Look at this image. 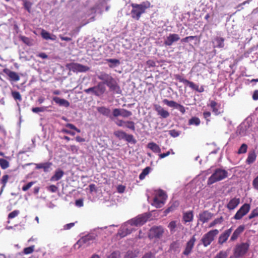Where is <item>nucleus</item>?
<instances>
[{
    "mask_svg": "<svg viewBox=\"0 0 258 258\" xmlns=\"http://www.w3.org/2000/svg\"><path fill=\"white\" fill-rule=\"evenodd\" d=\"M132 9L131 12V17L136 20H139L142 15L146 13L147 10L152 6L148 1H145L141 4H132Z\"/></svg>",
    "mask_w": 258,
    "mask_h": 258,
    "instance_id": "obj_1",
    "label": "nucleus"
},
{
    "mask_svg": "<svg viewBox=\"0 0 258 258\" xmlns=\"http://www.w3.org/2000/svg\"><path fill=\"white\" fill-rule=\"evenodd\" d=\"M249 248V243L242 242L236 245L233 249V256L235 258L243 257L248 251Z\"/></svg>",
    "mask_w": 258,
    "mask_h": 258,
    "instance_id": "obj_2",
    "label": "nucleus"
},
{
    "mask_svg": "<svg viewBox=\"0 0 258 258\" xmlns=\"http://www.w3.org/2000/svg\"><path fill=\"white\" fill-rule=\"evenodd\" d=\"M167 198L165 192L160 189L156 192L152 205L157 208H161L164 205Z\"/></svg>",
    "mask_w": 258,
    "mask_h": 258,
    "instance_id": "obj_3",
    "label": "nucleus"
},
{
    "mask_svg": "<svg viewBox=\"0 0 258 258\" xmlns=\"http://www.w3.org/2000/svg\"><path fill=\"white\" fill-rule=\"evenodd\" d=\"M219 231L218 229H213L204 235L201 241L205 247L209 245L214 240L215 237L219 233Z\"/></svg>",
    "mask_w": 258,
    "mask_h": 258,
    "instance_id": "obj_4",
    "label": "nucleus"
},
{
    "mask_svg": "<svg viewBox=\"0 0 258 258\" xmlns=\"http://www.w3.org/2000/svg\"><path fill=\"white\" fill-rule=\"evenodd\" d=\"M164 232V229L161 226H154L150 228L148 233L150 239H159L162 237Z\"/></svg>",
    "mask_w": 258,
    "mask_h": 258,
    "instance_id": "obj_5",
    "label": "nucleus"
},
{
    "mask_svg": "<svg viewBox=\"0 0 258 258\" xmlns=\"http://www.w3.org/2000/svg\"><path fill=\"white\" fill-rule=\"evenodd\" d=\"M105 90V87L102 83H99L97 86L85 89L84 91L87 94L91 93L97 96H100L104 94Z\"/></svg>",
    "mask_w": 258,
    "mask_h": 258,
    "instance_id": "obj_6",
    "label": "nucleus"
},
{
    "mask_svg": "<svg viewBox=\"0 0 258 258\" xmlns=\"http://www.w3.org/2000/svg\"><path fill=\"white\" fill-rule=\"evenodd\" d=\"M148 218L146 214L140 215L128 221V223L131 226H142L147 221Z\"/></svg>",
    "mask_w": 258,
    "mask_h": 258,
    "instance_id": "obj_7",
    "label": "nucleus"
},
{
    "mask_svg": "<svg viewBox=\"0 0 258 258\" xmlns=\"http://www.w3.org/2000/svg\"><path fill=\"white\" fill-rule=\"evenodd\" d=\"M95 239L96 235L95 234H89L80 238L75 244V246L76 247L78 246V248H79L84 244H86L88 245Z\"/></svg>",
    "mask_w": 258,
    "mask_h": 258,
    "instance_id": "obj_8",
    "label": "nucleus"
},
{
    "mask_svg": "<svg viewBox=\"0 0 258 258\" xmlns=\"http://www.w3.org/2000/svg\"><path fill=\"white\" fill-rule=\"evenodd\" d=\"M67 67L70 71L75 73L86 72L89 70L87 66L74 62L67 64Z\"/></svg>",
    "mask_w": 258,
    "mask_h": 258,
    "instance_id": "obj_9",
    "label": "nucleus"
},
{
    "mask_svg": "<svg viewBox=\"0 0 258 258\" xmlns=\"http://www.w3.org/2000/svg\"><path fill=\"white\" fill-rule=\"evenodd\" d=\"M213 171L214 172L213 174L210 176V177H227V172L224 169L221 168H218L215 170H212L211 169L208 170L207 171H205L203 172L204 176L208 175L209 173H212Z\"/></svg>",
    "mask_w": 258,
    "mask_h": 258,
    "instance_id": "obj_10",
    "label": "nucleus"
},
{
    "mask_svg": "<svg viewBox=\"0 0 258 258\" xmlns=\"http://www.w3.org/2000/svg\"><path fill=\"white\" fill-rule=\"evenodd\" d=\"M250 206L248 204H243L240 209L237 211L234 216V218L236 220H240L246 215L249 211Z\"/></svg>",
    "mask_w": 258,
    "mask_h": 258,
    "instance_id": "obj_11",
    "label": "nucleus"
},
{
    "mask_svg": "<svg viewBox=\"0 0 258 258\" xmlns=\"http://www.w3.org/2000/svg\"><path fill=\"white\" fill-rule=\"evenodd\" d=\"M132 226L129 224L128 221L126 224L122 225L118 230L117 236H119L121 238L131 233L133 231V229L131 227Z\"/></svg>",
    "mask_w": 258,
    "mask_h": 258,
    "instance_id": "obj_12",
    "label": "nucleus"
},
{
    "mask_svg": "<svg viewBox=\"0 0 258 258\" xmlns=\"http://www.w3.org/2000/svg\"><path fill=\"white\" fill-rule=\"evenodd\" d=\"M196 238L195 235H193L190 239L186 242L184 250L182 252V254L184 255H188L192 251L194 247Z\"/></svg>",
    "mask_w": 258,
    "mask_h": 258,
    "instance_id": "obj_13",
    "label": "nucleus"
},
{
    "mask_svg": "<svg viewBox=\"0 0 258 258\" xmlns=\"http://www.w3.org/2000/svg\"><path fill=\"white\" fill-rule=\"evenodd\" d=\"M163 102L170 107H173L178 110L181 113L184 114L185 112L184 107L174 101H169L166 99L163 100Z\"/></svg>",
    "mask_w": 258,
    "mask_h": 258,
    "instance_id": "obj_14",
    "label": "nucleus"
},
{
    "mask_svg": "<svg viewBox=\"0 0 258 258\" xmlns=\"http://www.w3.org/2000/svg\"><path fill=\"white\" fill-rule=\"evenodd\" d=\"M35 165V169H42L45 172H49L52 170V163L50 162H45L39 163H31Z\"/></svg>",
    "mask_w": 258,
    "mask_h": 258,
    "instance_id": "obj_15",
    "label": "nucleus"
},
{
    "mask_svg": "<svg viewBox=\"0 0 258 258\" xmlns=\"http://www.w3.org/2000/svg\"><path fill=\"white\" fill-rule=\"evenodd\" d=\"M112 114L113 116L118 117L121 116L123 117H128L132 115V112L125 109L115 108L113 110Z\"/></svg>",
    "mask_w": 258,
    "mask_h": 258,
    "instance_id": "obj_16",
    "label": "nucleus"
},
{
    "mask_svg": "<svg viewBox=\"0 0 258 258\" xmlns=\"http://www.w3.org/2000/svg\"><path fill=\"white\" fill-rule=\"evenodd\" d=\"M106 85L109 88L111 91H113L116 93H119L120 92V88L118 85L116 80L112 77L109 81H108Z\"/></svg>",
    "mask_w": 258,
    "mask_h": 258,
    "instance_id": "obj_17",
    "label": "nucleus"
},
{
    "mask_svg": "<svg viewBox=\"0 0 258 258\" xmlns=\"http://www.w3.org/2000/svg\"><path fill=\"white\" fill-rule=\"evenodd\" d=\"M180 39L179 35L177 34H169L164 40V44L167 46H171L174 42Z\"/></svg>",
    "mask_w": 258,
    "mask_h": 258,
    "instance_id": "obj_18",
    "label": "nucleus"
},
{
    "mask_svg": "<svg viewBox=\"0 0 258 258\" xmlns=\"http://www.w3.org/2000/svg\"><path fill=\"white\" fill-rule=\"evenodd\" d=\"M225 39L220 36H216L212 40L213 46L214 48H223L225 46Z\"/></svg>",
    "mask_w": 258,
    "mask_h": 258,
    "instance_id": "obj_19",
    "label": "nucleus"
},
{
    "mask_svg": "<svg viewBox=\"0 0 258 258\" xmlns=\"http://www.w3.org/2000/svg\"><path fill=\"white\" fill-rule=\"evenodd\" d=\"M213 214L208 211H204L199 214V220L203 223L208 222L212 218Z\"/></svg>",
    "mask_w": 258,
    "mask_h": 258,
    "instance_id": "obj_20",
    "label": "nucleus"
},
{
    "mask_svg": "<svg viewBox=\"0 0 258 258\" xmlns=\"http://www.w3.org/2000/svg\"><path fill=\"white\" fill-rule=\"evenodd\" d=\"M232 231V228L226 230L223 233L220 234L218 238V242L219 244H223L228 239Z\"/></svg>",
    "mask_w": 258,
    "mask_h": 258,
    "instance_id": "obj_21",
    "label": "nucleus"
},
{
    "mask_svg": "<svg viewBox=\"0 0 258 258\" xmlns=\"http://www.w3.org/2000/svg\"><path fill=\"white\" fill-rule=\"evenodd\" d=\"M3 72L9 77L10 81L17 82L20 80L19 75L15 72L12 71L8 69H5Z\"/></svg>",
    "mask_w": 258,
    "mask_h": 258,
    "instance_id": "obj_22",
    "label": "nucleus"
},
{
    "mask_svg": "<svg viewBox=\"0 0 258 258\" xmlns=\"http://www.w3.org/2000/svg\"><path fill=\"white\" fill-rule=\"evenodd\" d=\"M250 126L249 121L247 119L242 122L238 127V131L239 134L241 135H244L248 131V128Z\"/></svg>",
    "mask_w": 258,
    "mask_h": 258,
    "instance_id": "obj_23",
    "label": "nucleus"
},
{
    "mask_svg": "<svg viewBox=\"0 0 258 258\" xmlns=\"http://www.w3.org/2000/svg\"><path fill=\"white\" fill-rule=\"evenodd\" d=\"M244 229V225H242L239 226L232 234V236L230 238V241H234L236 240L239 236V235L243 232Z\"/></svg>",
    "mask_w": 258,
    "mask_h": 258,
    "instance_id": "obj_24",
    "label": "nucleus"
},
{
    "mask_svg": "<svg viewBox=\"0 0 258 258\" xmlns=\"http://www.w3.org/2000/svg\"><path fill=\"white\" fill-rule=\"evenodd\" d=\"M155 110L157 112L158 114L161 117L166 118H167L170 114L168 111L165 110L163 107L159 105H155L154 106Z\"/></svg>",
    "mask_w": 258,
    "mask_h": 258,
    "instance_id": "obj_25",
    "label": "nucleus"
},
{
    "mask_svg": "<svg viewBox=\"0 0 258 258\" xmlns=\"http://www.w3.org/2000/svg\"><path fill=\"white\" fill-rule=\"evenodd\" d=\"M239 203L240 199L239 198H233L227 205V208L230 210H233L239 205Z\"/></svg>",
    "mask_w": 258,
    "mask_h": 258,
    "instance_id": "obj_26",
    "label": "nucleus"
},
{
    "mask_svg": "<svg viewBox=\"0 0 258 258\" xmlns=\"http://www.w3.org/2000/svg\"><path fill=\"white\" fill-rule=\"evenodd\" d=\"M52 99L56 104H58L59 106L68 107L70 105L69 102L64 99H61L57 97H53Z\"/></svg>",
    "mask_w": 258,
    "mask_h": 258,
    "instance_id": "obj_27",
    "label": "nucleus"
},
{
    "mask_svg": "<svg viewBox=\"0 0 258 258\" xmlns=\"http://www.w3.org/2000/svg\"><path fill=\"white\" fill-rule=\"evenodd\" d=\"M98 78L102 81L103 82V84H106V83L109 81V80L112 78V76L108 74H106L104 72H100L98 75H97Z\"/></svg>",
    "mask_w": 258,
    "mask_h": 258,
    "instance_id": "obj_28",
    "label": "nucleus"
},
{
    "mask_svg": "<svg viewBox=\"0 0 258 258\" xmlns=\"http://www.w3.org/2000/svg\"><path fill=\"white\" fill-rule=\"evenodd\" d=\"M97 110L99 113L102 114L104 116L110 117H111V111L109 108H107L105 106L97 107Z\"/></svg>",
    "mask_w": 258,
    "mask_h": 258,
    "instance_id": "obj_29",
    "label": "nucleus"
},
{
    "mask_svg": "<svg viewBox=\"0 0 258 258\" xmlns=\"http://www.w3.org/2000/svg\"><path fill=\"white\" fill-rule=\"evenodd\" d=\"M41 35L42 37L45 40H51L54 41L56 39V36L55 35L51 34L43 29L41 31Z\"/></svg>",
    "mask_w": 258,
    "mask_h": 258,
    "instance_id": "obj_30",
    "label": "nucleus"
},
{
    "mask_svg": "<svg viewBox=\"0 0 258 258\" xmlns=\"http://www.w3.org/2000/svg\"><path fill=\"white\" fill-rule=\"evenodd\" d=\"M147 147L152 150L154 153H159L161 152V149L160 147L155 143H149L147 145Z\"/></svg>",
    "mask_w": 258,
    "mask_h": 258,
    "instance_id": "obj_31",
    "label": "nucleus"
},
{
    "mask_svg": "<svg viewBox=\"0 0 258 258\" xmlns=\"http://www.w3.org/2000/svg\"><path fill=\"white\" fill-rule=\"evenodd\" d=\"M194 214L192 211L185 212L183 214V220L185 223L190 222L193 220Z\"/></svg>",
    "mask_w": 258,
    "mask_h": 258,
    "instance_id": "obj_32",
    "label": "nucleus"
},
{
    "mask_svg": "<svg viewBox=\"0 0 258 258\" xmlns=\"http://www.w3.org/2000/svg\"><path fill=\"white\" fill-rule=\"evenodd\" d=\"M140 251L138 249L128 250L124 256V258H136L138 256Z\"/></svg>",
    "mask_w": 258,
    "mask_h": 258,
    "instance_id": "obj_33",
    "label": "nucleus"
},
{
    "mask_svg": "<svg viewBox=\"0 0 258 258\" xmlns=\"http://www.w3.org/2000/svg\"><path fill=\"white\" fill-rule=\"evenodd\" d=\"M186 85H188V86L191 88L192 89L196 90L199 92H203L204 91V89L203 87H201L199 88V86L195 84L194 83L188 81Z\"/></svg>",
    "mask_w": 258,
    "mask_h": 258,
    "instance_id": "obj_34",
    "label": "nucleus"
},
{
    "mask_svg": "<svg viewBox=\"0 0 258 258\" xmlns=\"http://www.w3.org/2000/svg\"><path fill=\"white\" fill-rule=\"evenodd\" d=\"M209 105L215 115H218L220 114V112L219 110V105L215 101H211Z\"/></svg>",
    "mask_w": 258,
    "mask_h": 258,
    "instance_id": "obj_35",
    "label": "nucleus"
},
{
    "mask_svg": "<svg viewBox=\"0 0 258 258\" xmlns=\"http://www.w3.org/2000/svg\"><path fill=\"white\" fill-rule=\"evenodd\" d=\"M106 61L109 63V67L111 68H114L120 64V61L117 59H107Z\"/></svg>",
    "mask_w": 258,
    "mask_h": 258,
    "instance_id": "obj_36",
    "label": "nucleus"
},
{
    "mask_svg": "<svg viewBox=\"0 0 258 258\" xmlns=\"http://www.w3.org/2000/svg\"><path fill=\"white\" fill-rule=\"evenodd\" d=\"M223 218L222 217L216 218L214 221L209 224L208 227L212 228L214 227L217 224H220L223 222Z\"/></svg>",
    "mask_w": 258,
    "mask_h": 258,
    "instance_id": "obj_37",
    "label": "nucleus"
},
{
    "mask_svg": "<svg viewBox=\"0 0 258 258\" xmlns=\"http://www.w3.org/2000/svg\"><path fill=\"white\" fill-rule=\"evenodd\" d=\"M256 159V155L254 153V152H250L249 153L248 157L246 160V162L248 164H251L253 163Z\"/></svg>",
    "mask_w": 258,
    "mask_h": 258,
    "instance_id": "obj_38",
    "label": "nucleus"
},
{
    "mask_svg": "<svg viewBox=\"0 0 258 258\" xmlns=\"http://www.w3.org/2000/svg\"><path fill=\"white\" fill-rule=\"evenodd\" d=\"M126 133L122 131H116L114 132V135L119 140H124Z\"/></svg>",
    "mask_w": 258,
    "mask_h": 258,
    "instance_id": "obj_39",
    "label": "nucleus"
},
{
    "mask_svg": "<svg viewBox=\"0 0 258 258\" xmlns=\"http://www.w3.org/2000/svg\"><path fill=\"white\" fill-rule=\"evenodd\" d=\"M201 121L198 117H193L188 121V124L198 126L200 124Z\"/></svg>",
    "mask_w": 258,
    "mask_h": 258,
    "instance_id": "obj_40",
    "label": "nucleus"
},
{
    "mask_svg": "<svg viewBox=\"0 0 258 258\" xmlns=\"http://www.w3.org/2000/svg\"><path fill=\"white\" fill-rule=\"evenodd\" d=\"M12 96L16 101L21 102L22 100L20 93L18 91H12Z\"/></svg>",
    "mask_w": 258,
    "mask_h": 258,
    "instance_id": "obj_41",
    "label": "nucleus"
},
{
    "mask_svg": "<svg viewBox=\"0 0 258 258\" xmlns=\"http://www.w3.org/2000/svg\"><path fill=\"white\" fill-rule=\"evenodd\" d=\"M228 256V252L227 251L221 250L218 252L214 258H226Z\"/></svg>",
    "mask_w": 258,
    "mask_h": 258,
    "instance_id": "obj_42",
    "label": "nucleus"
},
{
    "mask_svg": "<svg viewBox=\"0 0 258 258\" xmlns=\"http://www.w3.org/2000/svg\"><path fill=\"white\" fill-rule=\"evenodd\" d=\"M124 140L129 143L133 144H135L136 143V140L134 139V136L132 135H128L126 134Z\"/></svg>",
    "mask_w": 258,
    "mask_h": 258,
    "instance_id": "obj_43",
    "label": "nucleus"
},
{
    "mask_svg": "<svg viewBox=\"0 0 258 258\" xmlns=\"http://www.w3.org/2000/svg\"><path fill=\"white\" fill-rule=\"evenodd\" d=\"M151 170V167L149 166L146 167L144 169H143L141 173L140 174L139 177H145L150 172Z\"/></svg>",
    "mask_w": 258,
    "mask_h": 258,
    "instance_id": "obj_44",
    "label": "nucleus"
},
{
    "mask_svg": "<svg viewBox=\"0 0 258 258\" xmlns=\"http://www.w3.org/2000/svg\"><path fill=\"white\" fill-rule=\"evenodd\" d=\"M34 245H32L29 247H26L23 249V252L25 254L32 253L34 250Z\"/></svg>",
    "mask_w": 258,
    "mask_h": 258,
    "instance_id": "obj_45",
    "label": "nucleus"
},
{
    "mask_svg": "<svg viewBox=\"0 0 258 258\" xmlns=\"http://www.w3.org/2000/svg\"><path fill=\"white\" fill-rule=\"evenodd\" d=\"M0 165L3 169H6L9 166V162L4 159H0Z\"/></svg>",
    "mask_w": 258,
    "mask_h": 258,
    "instance_id": "obj_46",
    "label": "nucleus"
},
{
    "mask_svg": "<svg viewBox=\"0 0 258 258\" xmlns=\"http://www.w3.org/2000/svg\"><path fill=\"white\" fill-rule=\"evenodd\" d=\"M178 204H176V203L172 204L171 206H170L169 208H168L165 211V214H168L170 212L174 211L176 208L178 206Z\"/></svg>",
    "mask_w": 258,
    "mask_h": 258,
    "instance_id": "obj_47",
    "label": "nucleus"
},
{
    "mask_svg": "<svg viewBox=\"0 0 258 258\" xmlns=\"http://www.w3.org/2000/svg\"><path fill=\"white\" fill-rule=\"evenodd\" d=\"M35 182V181H31L26 184H24L22 187V189L24 191L28 190Z\"/></svg>",
    "mask_w": 258,
    "mask_h": 258,
    "instance_id": "obj_48",
    "label": "nucleus"
},
{
    "mask_svg": "<svg viewBox=\"0 0 258 258\" xmlns=\"http://www.w3.org/2000/svg\"><path fill=\"white\" fill-rule=\"evenodd\" d=\"M47 108V107H46V106H42L40 107H34V108H32V111L34 113H38L39 112H44L46 110Z\"/></svg>",
    "mask_w": 258,
    "mask_h": 258,
    "instance_id": "obj_49",
    "label": "nucleus"
},
{
    "mask_svg": "<svg viewBox=\"0 0 258 258\" xmlns=\"http://www.w3.org/2000/svg\"><path fill=\"white\" fill-rule=\"evenodd\" d=\"M247 146L245 144H243L239 148V149L237 152V153L239 154L245 153L247 151Z\"/></svg>",
    "mask_w": 258,
    "mask_h": 258,
    "instance_id": "obj_50",
    "label": "nucleus"
},
{
    "mask_svg": "<svg viewBox=\"0 0 258 258\" xmlns=\"http://www.w3.org/2000/svg\"><path fill=\"white\" fill-rule=\"evenodd\" d=\"M125 126L133 131L135 130V123L132 121H127Z\"/></svg>",
    "mask_w": 258,
    "mask_h": 258,
    "instance_id": "obj_51",
    "label": "nucleus"
},
{
    "mask_svg": "<svg viewBox=\"0 0 258 258\" xmlns=\"http://www.w3.org/2000/svg\"><path fill=\"white\" fill-rule=\"evenodd\" d=\"M176 226V222L175 221H172L169 223L168 227L171 232H174Z\"/></svg>",
    "mask_w": 258,
    "mask_h": 258,
    "instance_id": "obj_52",
    "label": "nucleus"
},
{
    "mask_svg": "<svg viewBox=\"0 0 258 258\" xmlns=\"http://www.w3.org/2000/svg\"><path fill=\"white\" fill-rule=\"evenodd\" d=\"M255 217H258V209L252 210L248 216V219H251Z\"/></svg>",
    "mask_w": 258,
    "mask_h": 258,
    "instance_id": "obj_53",
    "label": "nucleus"
},
{
    "mask_svg": "<svg viewBox=\"0 0 258 258\" xmlns=\"http://www.w3.org/2000/svg\"><path fill=\"white\" fill-rule=\"evenodd\" d=\"M46 188L48 191H49L51 192H55L58 190V187L54 185H51L48 186Z\"/></svg>",
    "mask_w": 258,
    "mask_h": 258,
    "instance_id": "obj_54",
    "label": "nucleus"
},
{
    "mask_svg": "<svg viewBox=\"0 0 258 258\" xmlns=\"http://www.w3.org/2000/svg\"><path fill=\"white\" fill-rule=\"evenodd\" d=\"M32 3L29 1H25L24 2V7L25 9L28 12H30Z\"/></svg>",
    "mask_w": 258,
    "mask_h": 258,
    "instance_id": "obj_55",
    "label": "nucleus"
},
{
    "mask_svg": "<svg viewBox=\"0 0 258 258\" xmlns=\"http://www.w3.org/2000/svg\"><path fill=\"white\" fill-rule=\"evenodd\" d=\"M169 134L171 137L175 138L179 136L180 132L175 130H172L169 131Z\"/></svg>",
    "mask_w": 258,
    "mask_h": 258,
    "instance_id": "obj_56",
    "label": "nucleus"
},
{
    "mask_svg": "<svg viewBox=\"0 0 258 258\" xmlns=\"http://www.w3.org/2000/svg\"><path fill=\"white\" fill-rule=\"evenodd\" d=\"M175 78L176 80H178L179 82L183 83L185 84H186L188 80L183 78L181 76L179 75H176L175 76Z\"/></svg>",
    "mask_w": 258,
    "mask_h": 258,
    "instance_id": "obj_57",
    "label": "nucleus"
},
{
    "mask_svg": "<svg viewBox=\"0 0 258 258\" xmlns=\"http://www.w3.org/2000/svg\"><path fill=\"white\" fill-rule=\"evenodd\" d=\"M19 214V211L18 210H14L13 212H11L8 215L9 219H13L18 215Z\"/></svg>",
    "mask_w": 258,
    "mask_h": 258,
    "instance_id": "obj_58",
    "label": "nucleus"
},
{
    "mask_svg": "<svg viewBox=\"0 0 258 258\" xmlns=\"http://www.w3.org/2000/svg\"><path fill=\"white\" fill-rule=\"evenodd\" d=\"M20 40L23 41L26 44L29 45H30V39L27 37L24 36H21L20 37Z\"/></svg>",
    "mask_w": 258,
    "mask_h": 258,
    "instance_id": "obj_59",
    "label": "nucleus"
},
{
    "mask_svg": "<svg viewBox=\"0 0 258 258\" xmlns=\"http://www.w3.org/2000/svg\"><path fill=\"white\" fill-rule=\"evenodd\" d=\"M197 38V36H190L186 37L181 40V42H188L190 40H194V39Z\"/></svg>",
    "mask_w": 258,
    "mask_h": 258,
    "instance_id": "obj_60",
    "label": "nucleus"
},
{
    "mask_svg": "<svg viewBox=\"0 0 258 258\" xmlns=\"http://www.w3.org/2000/svg\"><path fill=\"white\" fill-rule=\"evenodd\" d=\"M63 172L60 169H57L52 177H61L63 175Z\"/></svg>",
    "mask_w": 258,
    "mask_h": 258,
    "instance_id": "obj_61",
    "label": "nucleus"
},
{
    "mask_svg": "<svg viewBox=\"0 0 258 258\" xmlns=\"http://www.w3.org/2000/svg\"><path fill=\"white\" fill-rule=\"evenodd\" d=\"M120 253L118 251H113L112 252L107 258H119Z\"/></svg>",
    "mask_w": 258,
    "mask_h": 258,
    "instance_id": "obj_62",
    "label": "nucleus"
},
{
    "mask_svg": "<svg viewBox=\"0 0 258 258\" xmlns=\"http://www.w3.org/2000/svg\"><path fill=\"white\" fill-rule=\"evenodd\" d=\"M126 121L121 119H117L115 121V123L118 126L123 127L125 126Z\"/></svg>",
    "mask_w": 258,
    "mask_h": 258,
    "instance_id": "obj_63",
    "label": "nucleus"
},
{
    "mask_svg": "<svg viewBox=\"0 0 258 258\" xmlns=\"http://www.w3.org/2000/svg\"><path fill=\"white\" fill-rule=\"evenodd\" d=\"M203 116H204V117L206 119L207 124H208V122H209L210 121V117L211 116V112L209 111H205L203 113Z\"/></svg>",
    "mask_w": 258,
    "mask_h": 258,
    "instance_id": "obj_64",
    "label": "nucleus"
}]
</instances>
